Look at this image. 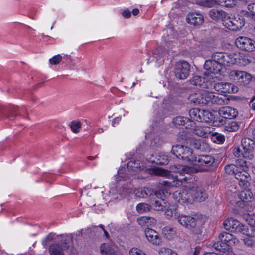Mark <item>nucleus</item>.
Listing matches in <instances>:
<instances>
[{
  "label": "nucleus",
  "mask_w": 255,
  "mask_h": 255,
  "mask_svg": "<svg viewBox=\"0 0 255 255\" xmlns=\"http://www.w3.org/2000/svg\"><path fill=\"white\" fill-rule=\"evenodd\" d=\"M229 100L225 95H216L214 93L204 91L201 94H196L191 101L195 105L200 106L208 105L211 106L213 104L222 105L227 104Z\"/></svg>",
  "instance_id": "1"
},
{
  "label": "nucleus",
  "mask_w": 255,
  "mask_h": 255,
  "mask_svg": "<svg viewBox=\"0 0 255 255\" xmlns=\"http://www.w3.org/2000/svg\"><path fill=\"white\" fill-rule=\"evenodd\" d=\"M171 153L178 159L193 165L195 155L190 148L181 145L172 146Z\"/></svg>",
  "instance_id": "2"
},
{
  "label": "nucleus",
  "mask_w": 255,
  "mask_h": 255,
  "mask_svg": "<svg viewBox=\"0 0 255 255\" xmlns=\"http://www.w3.org/2000/svg\"><path fill=\"white\" fill-rule=\"evenodd\" d=\"M177 219L181 225L190 229L193 234L195 235L201 234L200 220L190 216L183 215L178 216Z\"/></svg>",
  "instance_id": "3"
},
{
  "label": "nucleus",
  "mask_w": 255,
  "mask_h": 255,
  "mask_svg": "<svg viewBox=\"0 0 255 255\" xmlns=\"http://www.w3.org/2000/svg\"><path fill=\"white\" fill-rule=\"evenodd\" d=\"M189 115L190 117V125L192 126V124H195L193 122L196 121L199 122H208L212 121L213 119V115L211 112L198 108H193L189 111Z\"/></svg>",
  "instance_id": "4"
},
{
  "label": "nucleus",
  "mask_w": 255,
  "mask_h": 255,
  "mask_svg": "<svg viewBox=\"0 0 255 255\" xmlns=\"http://www.w3.org/2000/svg\"><path fill=\"white\" fill-rule=\"evenodd\" d=\"M238 206L243 209L246 212L243 218L250 226H255V206L254 204L250 202H236Z\"/></svg>",
  "instance_id": "5"
},
{
  "label": "nucleus",
  "mask_w": 255,
  "mask_h": 255,
  "mask_svg": "<svg viewBox=\"0 0 255 255\" xmlns=\"http://www.w3.org/2000/svg\"><path fill=\"white\" fill-rule=\"evenodd\" d=\"M246 161H242L241 164L242 171L236 174L235 178L238 180L239 184L242 189H246L250 187L251 178L249 174L246 172L248 167L246 165Z\"/></svg>",
  "instance_id": "6"
},
{
  "label": "nucleus",
  "mask_w": 255,
  "mask_h": 255,
  "mask_svg": "<svg viewBox=\"0 0 255 255\" xmlns=\"http://www.w3.org/2000/svg\"><path fill=\"white\" fill-rule=\"evenodd\" d=\"M229 75L230 78L239 85H246L252 79V76L244 71L232 70Z\"/></svg>",
  "instance_id": "7"
},
{
  "label": "nucleus",
  "mask_w": 255,
  "mask_h": 255,
  "mask_svg": "<svg viewBox=\"0 0 255 255\" xmlns=\"http://www.w3.org/2000/svg\"><path fill=\"white\" fill-rule=\"evenodd\" d=\"M190 65L186 61L177 62L174 67V73L177 78L185 79L189 75Z\"/></svg>",
  "instance_id": "8"
},
{
  "label": "nucleus",
  "mask_w": 255,
  "mask_h": 255,
  "mask_svg": "<svg viewBox=\"0 0 255 255\" xmlns=\"http://www.w3.org/2000/svg\"><path fill=\"white\" fill-rule=\"evenodd\" d=\"M71 240V238H68L62 240L60 243L51 244L49 248L50 255H64L63 251L68 249Z\"/></svg>",
  "instance_id": "9"
},
{
  "label": "nucleus",
  "mask_w": 255,
  "mask_h": 255,
  "mask_svg": "<svg viewBox=\"0 0 255 255\" xmlns=\"http://www.w3.org/2000/svg\"><path fill=\"white\" fill-rule=\"evenodd\" d=\"M235 44L238 48L245 51L251 52L255 48V41L247 37L237 38Z\"/></svg>",
  "instance_id": "10"
},
{
  "label": "nucleus",
  "mask_w": 255,
  "mask_h": 255,
  "mask_svg": "<svg viewBox=\"0 0 255 255\" xmlns=\"http://www.w3.org/2000/svg\"><path fill=\"white\" fill-rule=\"evenodd\" d=\"M241 145L244 150V157L252 159L254 157L255 147V142L249 138H244L242 139Z\"/></svg>",
  "instance_id": "11"
},
{
  "label": "nucleus",
  "mask_w": 255,
  "mask_h": 255,
  "mask_svg": "<svg viewBox=\"0 0 255 255\" xmlns=\"http://www.w3.org/2000/svg\"><path fill=\"white\" fill-rule=\"evenodd\" d=\"M211 58L223 66L229 65L233 63V60L231 55L225 52H215L212 54Z\"/></svg>",
  "instance_id": "12"
},
{
  "label": "nucleus",
  "mask_w": 255,
  "mask_h": 255,
  "mask_svg": "<svg viewBox=\"0 0 255 255\" xmlns=\"http://www.w3.org/2000/svg\"><path fill=\"white\" fill-rule=\"evenodd\" d=\"M144 234L146 239L152 244L155 246L162 245V238L155 230L147 228L145 229Z\"/></svg>",
  "instance_id": "13"
},
{
  "label": "nucleus",
  "mask_w": 255,
  "mask_h": 255,
  "mask_svg": "<svg viewBox=\"0 0 255 255\" xmlns=\"http://www.w3.org/2000/svg\"><path fill=\"white\" fill-rule=\"evenodd\" d=\"M214 158L211 155H195L193 165L197 166H210L214 163Z\"/></svg>",
  "instance_id": "14"
},
{
  "label": "nucleus",
  "mask_w": 255,
  "mask_h": 255,
  "mask_svg": "<svg viewBox=\"0 0 255 255\" xmlns=\"http://www.w3.org/2000/svg\"><path fill=\"white\" fill-rule=\"evenodd\" d=\"M244 21L243 19L239 18L237 20L236 18H232L229 15L228 18L225 21L224 25L232 31L240 30L242 27L244 25Z\"/></svg>",
  "instance_id": "15"
},
{
  "label": "nucleus",
  "mask_w": 255,
  "mask_h": 255,
  "mask_svg": "<svg viewBox=\"0 0 255 255\" xmlns=\"http://www.w3.org/2000/svg\"><path fill=\"white\" fill-rule=\"evenodd\" d=\"M222 67L223 66L220 64V62L218 63L213 59L206 60L204 65V68L208 74H218L221 72Z\"/></svg>",
  "instance_id": "16"
},
{
  "label": "nucleus",
  "mask_w": 255,
  "mask_h": 255,
  "mask_svg": "<svg viewBox=\"0 0 255 255\" xmlns=\"http://www.w3.org/2000/svg\"><path fill=\"white\" fill-rule=\"evenodd\" d=\"M192 201L196 200L202 202L206 198L205 190L201 187L194 185L190 187Z\"/></svg>",
  "instance_id": "17"
},
{
  "label": "nucleus",
  "mask_w": 255,
  "mask_h": 255,
  "mask_svg": "<svg viewBox=\"0 0 255 255\" xmlns=\"http://www.w3.org/2000/svg\"><path fill=\"white\" fill-rule=\"evenodd\" d=\"M18 109L16 107H12L7 109L0 105V120L7 118L13 120L18 115Z\"/></svg>",
  "instance_id": "18"
},
{
  "label": "nucleus",
  "mask_w": 255,
  "mask_h": 255,
  "mask_svg": "<svg viewBox=\"0 0 255 255\" xmlns=\"http://www.w3.org/2000/svg\"><path fill=\"white\" fill-rule=\"evenodd\" d=\"M218 113L221 117L227 119H233L236 118L238 112L236 109L229 107L225 106L221 107L219 109Z\"/></svg>",
  "instance_id": "19"
},
{
  "label": "nucleus",
  "mask_w": 255,
  "mask_h": 255,
  "mask_svg": "<svg viewBox=\"0 0 255 255\" xmlns=\"http://www.w3.org/2000/svg\"><path fill=\"white\" fill-rule=\"evenodd\" d=\"M174 196L179 202L184 203L192 201L190 188L188 189L176 191L174 193Z\"/></svg>",
  "instance_id": "20"
},
{
  "label": "nucleus",
  "mask_w": 255,
  "mask_h": 255,
  "mask_svg": "<svg viewBox=\"0 0 255 255\" xmlns=\"http://www.w3.org/2000/svg\"><path fill=\"white\" fill-rule=\"evenodd\" d=\"M208 14L212 19L216 21H223V24L228 16V14L224 11L215 9L210 10Z\"/></svg>",
  "instance_id": "21"
},
{
  "label": "nucleus",
  "mask_w": 255,
  "mask_h": 255,
  "mask_svg": "<svg viewBox=\"0 0 255 255\" xmlns=\"http://www.w3.org/2000/svg\"><path fill=\"white\" fill-rule=\"evenodd\" d=\"M134 194L137 197L146 198L152 195H155L157 197H158V194L160 193L157 192H155L152 188L146 187L135 190Z\"/></svg>",
  "instance_id": "22"
},
{
  "label": "nucleus",
  "mask_w": 255,
  "mask_h": 255,
  "mask_svg": "<svg viewBox=\"0 0 255 255\" xmlns=\"http://www.w3.org/2000/svg\"><path fill=\"white\" fill-rule=\"evenodd\" d=\"M187 22L193 25L198 26L201 25L204 21L203 16L199 13H191L188 15L186 18Z\"/></svg>",
  "instance_id": "23"
},
{
  "label": "nucleus",
  "mask_w": 255,
  "mask_h": 255,
  "mask_svg": "<svg viewBox=\"0 0 255 255\" xmlns=\"http://www.w3.org/2000/svg\"><path fill=\"white\" fill-rule=\"evenodd\" d=\"M214 87L216 91L222 93H234L233 85L231 83L219 82L215 83Z\"/></svg>",
  "instance_id": "24"
},
{
  "label": "nucleus",
  "mask_w": 255,
  "mask_h": 255,
  "mask_svg": "<svg viewBox=\"0 0 255 255\" xmlns=\"http://www.w3.org/2000/svg\"><path fill=\"white\" fill-rule=\"evenodd\" d=\"M154 157V159L152 160V162L156 165H167L169 162V157L163 152L157 153L153 156V157Z\"/></svg>",
  "instance_id": "25"
},
{
  "label": "nucleus",
  "mask_w": 255,
  "mask_h": 255,
  "mask_svg": "<svg viewBox=\"0 0 255 255\" xmlns=\"http://www.w3.org/2000/svg\"><path fill=\"white\" fill-rule=\"evenodd\" d=\"M243 190L241 191L239 195L240 201L237 202H249L253 198V194L251 190L249 188L246 189H243Z\"/></svg>",
  "instance_id": "26"
},
{
  "label": "nucleus",
  "mask_w": 255,
  "mask_h": 255,
  "mask_svg": "<svg viewBox=\"0 0 255 255\" xmlns=\"http://www.w3.org/2000/svg\"><path fill=\"white\" fill-rule=\"evenodd\" d=\"M172 122L176 127L185 126V128H188V126L190 125L189 124H188V123L190 122V120L189 118L187 117L177 116L173 118Z\"/></svg>",
  "instance_id": "27"
},
{
  "label": "nucleus",
  "mask_w": 255,
  "mask_h": 255,
  "mask_svg": "<svg viewBox=\"0 0 255 255\" xmlns=\"http://www.w3.org/2000/svg\"><path fill=\"white\" fill-rule=\"evenodd\" d=\"M211 246L216 250L222 252H225L226 250H229L230 245L228 243H225L222 240L219 241H212Z\"/></svg>",
  "instance_id": "28"
},
{
  "label": "nucleus",
  "mask_w": 255,
  "mask_h": 255,
  "mask_svg": "<svg viewBox=\"0 0 255 255\" xmlns=\"http://www.w3.org/2000/svg\"><path fill=\"white\" fill-rule=\"evenodd\" d=\"M137 222L141 226H149L155 224L156 220L153 217L143 216L137 219Z\"/></svg>",
  "instance_id": "29"
},
{
  "label": "nucleus",
  "mask_w": 255,
  "mask_h": 255,
  "mask_svg": "<svg viewBox=\"0 0 255 255\" xmlns=\"http://www.w3.org/2000/svg\"><path fill=\"white\" fill-rule=\"evenodd\" d=\"M167 51L162 47H158L156 49L153 53L154 57L156 59L157 62L159 64H162L164 62L163 57L166 55Z\"/></svg>",
  "instance_id": "30"
},
{
  "label": "nucleus",
  "mask_w": 255,
  "mask_h": 255,
  "mask_svg": "<svg viewBox=\"0 0 255 255\" xmlns=\"http://www.w3.org/2000/svg\"><path fill=\"white\" fill-rule=\"evenodd\" d=\"M193 145L195 148L202 151H206L209 149V145L204 139L194 140Z\"/></svg>",
  "instance_id": "31"
},
{
  "label": "nucleus",
  "mask_w": 255,
  "mask_h": 255,
  "mask_svg": "<svg viewBox=\"0 0 255 255\" xmlns=\"http://www.w3.org/2000/svg\"><path fill=\"white\" fill-rule=\"evenodd\" d=\"M155 210L158 211H163L167 210L169 207V203L165 202L164 200H156L151 205Z\"/></svg>",
  "instance_id": "32"
},
{
  "label": "nucleus",
  "mask_w": 255,
  "mask_h": 255,
  "mask_svg": "<svg viewBox=\"0 0 255 255\" xmlns=\"http://www.w3.org/2000/svg\"><path fill=\"white\" fill-rule=\"evenodd\" d=\"M143 168V163L138 160H131L127 164L128 169L132 171H138Z\"/></svg>",
  "instance_id": "33"
},
{
  "label": "nucleus",
  "mask_w": 255,
  "mask_h": 255,
  "mask_svg": "<svg viewBox=\"0 0 255 255\" xmlns=\"http://www.w3.org/2000/svg\"><path fill=\"white\" fill-rule=\"evenodd\" d=\"M210 128L208 127H197L194 129V133L199 136L205 138L210 134Z\"/></svg>",
  "instance_id": "34"
},
{
  "label": "nucleus",
  "mask_w": 255,
  "mask_h": 255,
  "mask_svg": "<svg viewBox=\"0 0 255 255\" xmlns=\"http://www.w3.org/2000/svg\"><path fill=\"white\" fill-rule=\"evenodd\" d=\"M240 167L238 166L237 165L229 164L225 167L224 169L226 173L228 174H233L235 177L236 174L239 173L240 169H242L241 164L240 165Z\"/></svg>",
  "instance_id": "35"
},
{
  "label": "nucleus",
  "mask_w": 255,
  "mask_h": 255,
  "mask_svg": "<svg viewBox=\"0 0 255 255\" xmlns=\"http://www.w3.org/2000/svg\"><path fill=\"white\" fill-rule=\"evenodd\" d=\"M245 226L240 222L235 219L234 225L232 228L231 232L234 233H245Z\"/></svg>",
  "instance_id": "36"
},
{
  "label": "nucleus",
  "mask_w": 255,
  "mask_h": 255,
  "mask_svg": "<svg viewBox=\"0 0 255 255\" xmlns=\"http://www.w3.org/2000/svg\"><path fill=\"white\" fill-rule=\"evenodd\" d=\"M233 238L232 234L226 232H222L219 235V240H222V241L228 243L229 245Z\"/></svg>",
  "instance_id": "37"
},
{
  "label": "nucleus",
  "mask_w": 255,
  "mask_h": 255,
  "mask_svg": "<svg viewBox=\"0 0 255 255\" xmlns=\"http://www.w3.org/2000/svg\"><path fill=\"white\" fill-rule=\"evenodd\" d=\"M129 190L130 187L128 183H125L119 186L118 187V191H119V195L120 196L121 198H123L127 194L129 193Z\"/></svg>",
  "instance_id": "38"
},
{
  "label": "nucleus",
  "mask_w": 255,
  "mask_h": 255,
  "mask_svg": "<svg viewBox=\"0 0 255 255\" xmlns=\"http://www.w3.org/2000/svg\"><path fill=\"white\" fill-rule=\"evenodd\" d=\"M151 206L145 203H140L136 206V210L138 213H142L144 212L149 211Z\"/></svg>",
  "instance_id": "39"
},
{
  "label": "nucleus",
  "mask_w": 255,
  "mask_h": 255,
  "mask_svg": "<svg viewBox=\"0 0 255 255\" xmlns=\"http://www.w3.org/2000/svg\"><path fill=\"white\" fill-rule=\"evenodd\" d=\"M190 82L191 84L201 87L203 86V83H204V79L203 81V79L200 76L196 75L193 76L192 79H190Z\"/></svg>",
  "instance_id": "40"
},
{
  "label": "nucleus",
  "mask_w": 255,
  "mask_h": 255,
  "mask_svg": "<svg viewBox=\"0 0 255 255\" xmlns=\"http://www.w3.org/2000/svg\"><path fill=\"white\" fill-rule=\"evenodd\" d=\"M113 249L108 243H103L100 247V251L102 255H107Z\"/></svg>",
  "instance_id": "41"
},
{
  "label": "nucleus",
  "mask_w": 255,
  "mask_h": 255,
  "mask_svg": "<svg viewBox=\"0 0 255 255\" xmlns=\"http://www.w3.org/2000/svg\"><path fill=\"white\" fill-rule=\"evenodd\" d=\"M81 128V123L80 121H73L71 122L70 128L74 133L79 132Z\"/></svg>",
  "instance_id": "42"
},
{
  "label": "nucleus",
  "mask_w": 255,
  "mask_h": 255,
  "mask_svg": "<svg viewBox=\"0 0 255 255\" xmlns=\"http://www.w3.org/2000/svg\"><path fill=\"white\" fill-rule=\"evenodd\" d=\"M235 221V219H234L233 218H231L230 219L226 220L223 223V226L224 228L227 230L231 231L232 228L234 225Z\"/></svg>",
  "instance_id": "43"
},
{
  "label": "nucleus",
  "mask_w": 255,
  "mask_h": 255,
  "mask_svg": "<svg viewBox=\"0 0 255 255\" xmlns=\"http://www.w3.org/2000/svg\"><path fill=\"white\" fill-rule=\"evenodd\" d=\"M227 130L233 132L237 131L239 128V125L238 122L235 121H232L227 126H226Z\"/></svg>",
  "instance_id": "44"
},
{
  "label": "nucleus",
  "mask_w": 255,
  "mask_h": 255,
  "mask_svg": "<svg viewBox=\"0 0 255 255\" xmlns=\"http://www.w3.org/2000/svg\"><path fill=\"white\" fill-rule=\"evenodd\" d=\"M219 4L227 7H232L236 5V1L235 0H221Z\"/></svg>",
  "instance_id": "45"
},
{
  "label": "nucleus",
  "mask_w": 255,
  "mask_h": 255,
  "mask_svg": "<svg viewBox=\"0 0 255 255\" xmlns=\"http://www.w3.org/2000/svg\"><path fill=\"white\" fill-rule=\"evenodd\" d=\"M192 169L187 166L179 165L177 170L173 171L174 172H178L181 175L184 173H189L191 172Z\"/></svg>",
  "instance_id": "46"
},
{
  "label": "nucleus",
  "mask_w": 255,
  "mask_h": 255,
  "mask_svg": "<svg viewBox=\"0 0 255 255\" xmlns=\"http://www.w3.org/2000/svg\"><path fill=\"white\" fill-rule=\"evenodd\" d=\"M159 255H178L176 253L171 249L166 248H162L159 251Z\"/></svg>",
  "instance_id": "47"
},
{
  "label": "nucleus",
  "mask_w": 255,
  "mask_h": 255,
  "mask_svg": "<svg viewBox=\"0 0 255 255\" xmlns=\"http://www.w3.org/2000/svg\"><path fill=\"white\" fill-rule=\"evenodd\" d=\"M220 1H221V0H217V1L215 0H205L201 2V4L204 6L210 7L214 6L216 3L219 4V3H220Z\"/></svg>",
  "instance_id": "48"
},
{
  "label": "nucleus",
  "mask_w": 255,
  "mask_h": 255,
  "mask_svg": "<svg viewBox=\"0 0 255 255\" xmlns=\"http://www.w3.org/2000/svg\"><path fill=\"white\" fill-rule=\"evenodd\" d=\"M255 226H250V228H247L245 226V233H242L243 234L246 235L249 237H255V229L254 228Z\"/></svg>",
  "instance_id": "49"
},
{
  "label": "nucleus",
  "mask_w": 255,
  "mask_h": 255,
  "mask_svg": "<svg viewBox=\"0 0 255 255\" xmlns=\"http://www.w3.org/2000/svg\"><path fill=\"white\" fill-rule=\"evenodd\" d=\"M173 232H174V229L170 226H166L162 230V234L166 238L168 237V236H171Z\"/></svg>",
  "instance_id": "50"
},
{
  "label": "nucleus",
  "mask_w": 255,
  "mask_h": 255,
  "mask_svg": "<svg viewBox=\"0 0 255 255\" xmlns=\"http://www.w3.org/2000/svg\"><path fill=\"white\" fill-rule=\"evenodd\" d=\"M161 184L163 185H164L165 187H164L162 189H161L158 193H160V192L162 191L163 194L165 195L166 194H170V193L168 192V189H167L168 187H169L170 186L171 183L167 181H163L161 183ZM160 195V194H158V196Z\"/></svg>",
  "instance_id": "51"
},
{
  "label": "nucleus",
  "mask_w": 255,
  "mask_h": 255,
  "mask_svg": "<svg viewBox=\"0 0 255 255\" xmlns=\"http://www.w3.org/2000/svg\"><path fill=\"white\" fill-rule=\"evenodd\" d=\"M62 59V56L58 54L50 58L49 59V62L52 65H56L59 64L61 61Z\"/></svg>",
  "instance_id": "52"
},
{
  "label": "nucleus",
  "mask_w": 255,
  "mask_h": 255,
  "mask_svg": "<svg viewBox=\"0 0 255 255\" xmlns=\"http://www.w3.org/2000/svg\"><path fill=\"white\" fill-rule=\"evenodd\" d=\"M119 191H118V187H113L111 188L110 190L109 191L110 196H112V198L114 199H118Z\"/></svg>",
  "instance_id": "53"
},
{
  "label": "nucleus",
  "mask_w": 255,
  "mask_h": 255,
  "mask_svg": "<svg viewBox=\"0 0 255 255\" xmlns=\"http://www.w3.org/2000/svg\"><path fill=\"white\" fill-rule=\"evenodd\" d=\"M129 255H145V253H143L141 250L133 248L131 249L129 252Z\"/></svg>",
  "instance_id": "54"
},
{
  "label": "nucleus",
  "mask_w": 255,
  "mask_h": 255,
  "mask_svg": "<svg viewBox=\"0 0 255 255\" xmlns=\"http://www.w3.org/2000/svg\"><path fill=\"white\" fill-rule=\"evenodd\" d=\"M233 153L237 157H244V150L242 151L239 147H235L233 150Z\"/></svg>",
  "instance_id": "55"
},
{
  "label": "nucleus",
  "mask_w": 255,
  "mask_h": 255,
  "mask_svg": "<svg viewBox=\"0 0 255 255\" xmlns=\"http://www.w3.org/2000/svg\"><path fill=\"white\" fill-rule=\"evenodd\" d=\"M244 243L247 246H253L255 245V239L246 238L244 240Z\"/></svg>",
  "instance_id": "56"
},
{
  "label": "nucleus",
  "mask_w": 255,
  "mask_h": 255,
  "mask_svg": "<svg viewBox=\"0 0 255 255\" xmlns=\"http://www.w3.org/2000/svg\"><path fill=\"white\" fill-rule=\"evenodd\" d=\"M215 137L216 141L218 142L219 144L222 143L225 141V137L221 134H217L215 135Z\"/></svg>",
  "instance_id": "57"
},
{
  "label": "nucleus",
  "mask_w": 255,
  "mask_h": 255,
  "mask_svg": "<svg viewBox=\"0 0 255 255\" xmlns=\"http://www.w3.org/2000/svg\"><path fill=\"white\" fill-rule=\"evenodd\" d=\"M156 174L160 176H166L168 174V171L163 169H158Z\"/></svg>",
  "instance_id": "58"
},
{
  "label": "nucleus",
  "mask_w": 255,
  "mask_h": 255,
  "mask_svg": "<svg viewBox=\"0 0 255 255\" xmlns=\"http://www.w3.org/2000/svg\"><path fill=\"white\" fill-rule=\"evenodd\" d=\"M122 15L124 18H128L131 16V12L128 10H125L123 12Z\"/></svg>",
  "instance_id": "59"
},
{
  "label": "nucleus",
  "mask_w": 255,
  "mask_h": 255,
  "mask_svg": "<svg viewBox=\"0 0 255 255\" xmlns=\"http://www.w3.org/2000/svg\"><path fill=\"white\" fill-rule=\"evenodd\" d=\"M120 120H121V117H119L114 118L112 122V126L113 127H115V124L118 123L120 121Z\"/></svg>",
  "instance_id": "60"
},
{
  "label": "nucleus",
  "mask_w": 255,
  "mask_h": 255,
  "mask_svg": "<svg viewBox=\"0 0 255 255\" xmlns=\"http://www.w3.org/2000/svg\"><path fill=\"white\" fill-rule=\"evenodd\" d=\"M53 235L52 233L49 234L47 237L45 238L47 240H48L49 242L50 241H52L53 239Z\"/></svg>",
  "instance_id": "61"
},
{
  "label": "nucleus",
  "mask_w": 255,
  "mask_h": 255,
  "mask_svg": "<svg viewBox=\"0 0 255 255\" xmlns=\"http://www.w3.org/2000/svg\"><path fill=\"white\" fill-rule=\"evenodd\" d=\"M226 119L227 118H224L223 117H221V119H219V122L221 125H224L226 122Z\"/></svg>",
  "instance_id": "62"
},
{
  "label": "nucleus",
  "mask_w": 255,
  "mask_h": 255,
  "mask_svg": "<svg viewBox=\"0 0 255 255\" xmlns=\"http://www.w3.org/2000/svg\"><path fill=\"white\" fill-rule=\"evenodd\" d=\"M199 253H200L199 249L196 248L192 255H199Z\"/></svg>",
  "instance_id": "63"
},
{
  "label": "nucleus",
  "mask_w": 255,
  "mask_h": 255,
  "mask_svg": "<svg viewBox=\"0 0 255 255\" xmlns=\"http://www.w3.org/2000/svg\"><path fill=\"white\" fill-rule=\"evenodd\" d=\"M204 255H220V254H218L217 253L214 252H207L205 253Z\"/></svg>",
  "instance_id": "64"
}]
</instances>
